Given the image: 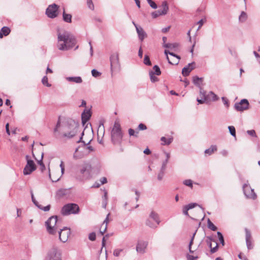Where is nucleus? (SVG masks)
I'll return each mask as SVG.
<instances>
[{
	"label": "nucleus",
	"instance_id": "f257e3e1",
	"mask_svg": "<svg viewBox=\"0 0 260 260\" xmlns=\"http://www.w3.org/2000/svg\"><path fill=\"white\" fill-rule=\"evenodd\" d=\"M79 128V124L75 120L69 118L61 123L59 117L53 132L56 137L61 134L62 137L71 139L76 136Z\"/></svg>",
	"mask_w": 260,
	"mask_h": 260
},
{
	"label": "nucleus",
	"instance_id": "f03ea898",
	"mask_svg": "<svg viewBox=\"0 0 260 260\" xmlns=\"http://www.w3.org/2000/svg\"><path fill=\"white\" fill-rule=\"evenodd\" d=\"M59 221L57 219V216L50 217L45 222L47 232L51 235H55L57 232L58 233L59 239L60 241L64 243L68 240L69 237L71 234L70 229L64 226L62 229H60Z\"/></svg>",
	"mask_w": 260,
	"mask_h": 260
},
{
	"label": "nucleus",
	"instance_id": "7ed1b4c3",
	"mask_svg": "<svg viewBox=\"0 0 260 260\" xmlns=\"http://www.w3.org/2000/svg\"><path fill=\"white\" fill-rule=\"evenodd\" d=\"M57 48L60 51H68L72 49L76 44L75 37L70 32L57 30Z\"/></svg>",
	"mask_w": 260,
	"mask_h": 260
},
{
	"label": "nucleus",
	"instance_id": "20e7f679",
	"mask_svg": "<svg viewBox=\"0 0 260 260\" xmlns=\"http://www.w3.org/2000/svg\"><path fill=\"white\" fill-rule=\"evenodd\" d=\"M111 138L114 143L120 142L122 138V134L120 126L118 123H115L111 131Z\"/></svg>",
	"mask_w": 260,
	"mask_h": 260
},
{
	"label": "nucleus",
	"instance_id": "39448f33",
	"mask_svg": "<svg viewBox=\"0 0 260 260\" xmlns=\"http://www.w3.org/2000/svg\"><path fill=\"white\" fill-rule=\"evenodd\" d=\"M79 212V207L76 204H68L64 205L61 209V213L63 215H68L71 214H77Z\"/></svg>",
	"mask_w": 260,
	"mask_h": 260
},
{
	"label": "nucleus",
	"instance_id": "423d86ee",
	"mask_svg": "<svg viewBox=\"0 0 260 260\" xmlns=\"http://www.w3.org/2000/svg\"><path fill=\"white\" fill-rule=\"evenodd\" d=\"M111 64V71L112 72H117L120 70V64L119 60L118 53L112 54L110 58Z\"/></svg>",
	"mask_w": 260,
	"mask_h": 260
},
{
	"label": "nucleus",
	"instance_id": "0eeeda50",
	"mask_svg": "<svg viewBox=\"0 0 260 260\" xmlns=\"http://www.w3.org/2000/svg\"><path fill=\"white\" fill-rule=\"evenodd\" d=\"M45 260H61V253L56 247H53L50 249Z\"/></svg>",
	"mask_w": 260,
	"mask_h": 260
},
{
	"label": "nucleus",
	"instance_id": "6e6552de",
	"mask_svg": "<svg viewBox=\"0 0 260 260\" xmlns=\"http://www.w3.org/2000/svg\"><path fill=\"white\" fill-rule=\"evenodd\" d=\"M164 53L167 56V59L169 63L171 64H178L180 59V57L179 55L175 54L173 52H170L168 50H165Z\"/></svg>",
	"mask_w": 260,
	"mask_h": 260
},
{
	"label": "nucleus",
	"instance_id": "1a4fd4ad",
	"mask_svg": "<svg viewBox=\"0 0 260 260\" xmlns=\"http://www.w3.org/2000/svg\"><path fill=\"white\" fill-rule=\"evenodd\" d=\"M160 7L163 8L162 10H158L153 12L151 13V16L153 18H156L159 16L166 15L169 11V6L166 1H163L161 3Z\"/></svg>",
	"mask_w": 260,
	"mask_h": 260
},
{
	"label": "nucleus",
	"instance_id": "9d476101",
	"mask_svg": "<svg viewBox=\"0 0 260 260\" xmlns=\"http://www.w3.org/2000/svg\"><path fill=\"white\" fill-rule=\"evenodd\" d=\"M58 7L55 4L49 5L46 9V14L48 17L54 18L57 16Z\"/></svg>",
	"mask_w": 260,
	"mask_h": 260
},
{
	"label": "nucleus",
	"instance_id": "9b49d317",
	"mask_svg": "<svg viewBox=\"0 0 260 260\" xmlns=\"http://www.w3.org/2000/svg\"><path fill=\"white\" fill-rule=\"evenodd\" d=\"M249 103L247 100L243 99L239 103L235 104V108L238 111L242 112L249 108Z\"/></svg>",
	"mask_w": 260,
	"mask_h": 260
},
{
	"label": "nucleus",
	"instance_id": "f8f14e48",
	"mask_svg": "<svg viewBox=\"0 0 260 260\" xmlns=\"http://www.w3.org/2000/svg\"><path fill=\"white\" fill-rule=\"evenodd\" d=\"M243 190L247 198L252 199H255L256 198V194L255 193L254 189L251 188L249 185L244 184L243 186Z\"/></svg>",
	"mask_w": 260,
	"mask_h": 260
},
{
	"label": "nucleus",
	"instance_id": "ddd939ff",
	"mask_svg": "<svg viewBox=\"0 0 260 260\" xmlns=\"http://www.w3.org/2000/svg\"><path fill=\"white\" fill-rule=\"evenodd\" d=\"M36 169V166L32 160H28L23 173L24 175H29Z\"/></svg>",
	"mask_w": 260,
	"mask_h": 260
},
{
	"label": "nucleus",
	"instance_id": "4468645a",
	"mask_svg": "<svg viewBox=\"0 0 260 260\" xmlns=\"http://www.w3.org/2000/svg\"><path fill=\"white\" fill-rule=\"evenodd\" d=\"M148 246V242L144 241H139L136 246L137 252L143 254L145 252L146 249Z\"/></svg>",
	"mask_w": 260,
	"mask_h": 260
},
{
	"label": "nucleus",
	"instance_id": "2eb2a0df",
	"mask_svg": "<svg viewBox=\"0 0 260 260\" xmlns=\"http://www.w3.org/2000/svg\"><path fill=\"white\" fill-rule=\"evenodd\" d=\"M195 62H192L191 63H188L187 66L184 67L182 69V74L183 76H187L189 75L190 73L195 68Z\"/></svg>",
	"mask_w": 260,
	"mask_h": 260
},
{
	"label": "nucleus",
	"instance_id": "dca6fc26",
	"mask_svg": "<svg viewBox=\"0 0 260 260\" xmlns=\"http://www.w3.org/2000/svg\"><path fill=\"white\" fill-rule=\"evenodd\" d=\"M91 116V113L90 110L85 109L81 114L82 121L83 124L89 120Z\"/></svg>",
	"mask_w": 260,
	"mask_h": 260
},
{
	"label": "nucleus",
	"instance_id": "f3484780",
	"mask_svg": "<svg viewBox=\"0 0 260 260\" xmlns=\"http://www.w3.org/2000/svg\"><path fill=\"white\" fill-rule=\"evenodd\" d=\"M197 206H198V205L197 203H190L188 205L184 206L182 208L183 214L185 215L189 216L188 211Z\"/></svg>",
	"mask_w": 260,
	"mask_h": 260
},
{
	"label": "nucleus",
	"instance_id": "a211bd4d",
	"mask_svg": "<svg viewBox=\"0 0 260 260\" xmlns=\"http://www.w3.org/2000/svg\"><path fill=\"white\" fill-rule=\"evenodd\" d=\"M136 31L138 34L139 39L141 41H143L145 38L147 36L146 33L141 26H136Z\"/></svg>",
	"mask_w": 260,
	"mask_h": 260
},
{
	"label": "nucleus",
	"instance_id": "6ab92c4d",
	"mask_svg": "<svg viewBox=\"0 0 260 260\" xmlns=\"http://www.w3.org/2000/svg\"><path fill=\"white\" fill-rule=\"evenodd\" d=\"M192 82L193 84L198 86L199 88L202 87V85L203 82V78H199L198 76H193L192 77Z\"/></svg>",
	"mask_w": 260,
	"mask_h": 260
},
{
	"label": "nucleus",
	"instance_id": "aec40b11",
	"mask_svg": "<svg viewBox=\"0 0 260 260\" xmlns=\"http://www.w3.org/2000/svg\"><path fill=\"white\" fill-rule=\"evenodd\" d=\"M163 46L165 48L170 49L172 51H176L179 47V44L177 43H167L163 44Z\"/></svg>",
	"mask_w": 260,
	"mask_h": 260
},
{
	"label": "nucleus",
	"instance_id": "412c9836",
	"mask_svg": "<svg viewBox=\"0 0 260 260\" xmlns=\"http://www.w3.org/2000/svg\"><path fill=\"white\" fill-rule=\"evenodd\" d=\"M149 217L152 219L154 221H155L157 224H159L160 222L159 220V217L158 214L155 212L152 211L151 212Z\"/></svg>",
	"mask_w": 260,
	"mask_h": 260
},
{
	"label": "nucleus",
	"instance_id": "4be33fe9",
	"mask_svg": "<svg viewBox=\"0 0 260 260\" xmlns=\"http://www.w3.org/2000/svg\"><path fill=\"white\" fill-rule=\"evenodd\" d=\"M10 29L8 27H3L0 30V38H2L4 36H8L10 34Z\"/></svg>",
	"mask_w": 260,
	"mask_h": 260
},
{
	"label": "nucleus",
	"instance_id": "5701e85b",
	"mask_svg": "<svg viewBox=\"0 0 260 260\" xmlns=\"http://www.w3.org/2000/svg\"><path fill=\"white\" fill-rule=\"evenodd\" d=\"M173 137H170L169 138H167L165 137H162L160 138V140L161 141L162 145H169L173 141Z\"/></svg>",
	"mask_w": 260,
	"mask_h": 260
},
{
	"label": "nucleus",
	"instance_id": "b1692460",
	"mask_svg": "<svg viewBox=\"0 0 260 260\" xmlns=\"http://www.w3.org/2000/svg\"><path fill=\"white\" fill-rule=\"evenodd\" d=\"M66 80L69 82L76 83H81L82 82V79L80 77H66Z\"/></svg>",
	"mask_w": 260,
	"mask_h": 260
},
{
	"label": "nucleus",
	"instance_id": "393cba45",
	"mask_svg": "<svg viewBox=\"0 0 260 260\" xmlns=\"http://www.w3.org/2000/svg\"><path fill=\"white\" fill-rule=\"evenodd\" d=\"M109 215H110V214H108L107 215V217L104 221L102 225V227L100 229V233H101L102 235H104V234L105 233V232L106 231L107 227V224L108 222V217H109Z\"/></svg>",
	"mask_w": 260,
	"mask_h": 260
},
{
	"label": "nucleus",
	"instance_id": "a878e982",
	"mask_svg": "<svg viewBox=\"0 0 260 260\" xmlns=\"http://www.w3.org/2000/svg\"><path fill=\"white\" fill-rule=\"evenodd\" d=\"M218 100V97L213 92L210 91L207 94V100H212V101H216Z\"/></svg>",
	"mask_w": 260,
	"mask_h": 260
},
{
	"label": "nucleus",
	"instance_id": "bb28decb",
	"mask_svg": "<svg viewBox=\"0 0 260 260\" xmlns=\"http://www.w3.org/2000/svg\"><path fill=\"white\" fill-rule=\"evenodd\" d=\"M63 20L68 23H71L72 22V15L66 13L64 10L63 12Z\"/></svg>",
	"mask_w": 260,
	"mask_h": 260
},
{
	"label": "nucleus",
	"instance_id": "cd10ccee",
	"mask_svg": "<svg viewBox=\"0 0 260 260\" xmlns=\"http://www.w3.org/2000/svg\"><path fill=\"white\" fill-rule=\"evenodd\" d=\"M217 150V147L216 145H212L211 147L206 149L205 151V153L206 154H208V155L212 154L214 151Z\"/></svg>",
	"mask_w": 260,
	"mask_h": 260
},
{
	"label": "nucleus",
	"instance_id": "c85d7f7f",
	"mask_svg": "<svg viewBox=\"0 0 260 260\" xmlns=\"http://www.w3.org/2000/svg\"><path fill=\"white\" fill-rule=\"evenodd\" d=\"M82 137H80V140L78 141V143L79 142H83L84 143V145L85 147H86V149L88 150V152H91L93 151V148L91 146H86V145H88L89 143L90 142L91 140H90L87 143H86L84 141H82Z\"/></svg>",
	"mask_w": 260,
	"mask_h": 260
},
{
	"label": "nucleus",
	"instance_id": "c756f323",
	"mask_svg": "<svg viewBox=\"0 0 260 260\" xmlns=\"http://www.w3.org/2000/svg\"><path fill=\"white\" fill-rule=\"evenodd\" d=\"M247 19V14L244 12L242 11L239 17V20L240 22H244Z\"/></svg>",
	"mask_w": 260,
	"mask_h": 260
},
{
	"label": "nucleus",
	"instance_id": "7c9ffc66",
	"mask_svg": "<svg viewBox=\"0 0 260 260\" xmlns=\"http://www.w3.org/2000/svg\"><path fill=\"white\" fill-rule=\"evenodd\" d=\"M105 132V127L103 123H101L98 129V136H99L100 134L103 136Z\"/></svg>",
	"mask_w": 260,
	"mask_h": 260
},
{
	"label": "nucleus",
	"instance_id": "2f4dec72",
	"mask_svg": "<svg viewBox=\"0 0 260 260\" xmlns=\"http://www.w3.org/2000/svg\"><path fill=\"white\" fill-rule=\"evenodd\" d=\"M43 156H44V153L42 152L41 159H40V160H38V164L40 165V169L42 172H43L45 169V166L43 162Z\"/></svg>",
	"mask_w": 260,
	"mask_h": 260
},
{
	"label": "nucleus",
	"instance_id": "473e14b6",
	"mask_svg": "<svg viewBox=\"0 0 260 260\" xmlns=\"http://www.w3.org/2000/svg\"><path fill=\"white\" fill-rule=\"evenodd\" d=\"M208 228L213 231H215L217 230V227L208 219L207 221Z\"/></svg>",
	"mask_w": 260,
	"mask_h": 260
},
{
	"label": "nucleus",
	"instance_id": "72a5a7b5",
	"mask_svg": "<svg viewBox=\"0 0 260 260\" xmlns=\"http://www.w3.org/2000/svg\"><path fill=\"white\" fill-rule=\"evenodd\" d=\"M139 132L136 131H135L134 129L132 128L128 129V134L130 136H134L135 137H138Z\"/></svg>",
	"mask_w": 260,
	"mask_h": 260
},
{
	"label": "nucleus",
	"instance_id": "f704fd0d",
	"mask_svg": "<svg viewBox=\"0 0 260 260\" xmlns=\"http://www.w3.org/2000/svg\"><path fill=\"white\" fill-rule=\"evenodd\" d=\"M155 74H153V71H150L149 72V76L150 78V80L152 82H155L158 81V78L156 77L155 75Z\"/></svg>",
	"mask_w": 260,
	"mask_h": 260
},
{
	"label": "nucleus",
	"instance_id": "c9c22d12",
	"mask_svg": "<svg viewBox=\"0 0 260 260\" xmlns=\"http://www.w3.org/2000/svg\"><path fill=\"white\" fill-rule=\"evenodd\" d=\"M153 69L154 70V71H153L154 74H155L156 75H157V76L160 75L161 74L160 70L158 66L155 65L153 67Z\"/></svg>",
	"mask_w": 260,
	"mask_h": 260
},
{
	"label": "nucleus",
	"instance_id": "e433bc0d",
	"mask_svg": "<svg viewBox=\"0 0 260 260\" xmlns=\"http://www.w3.org/2000/svg\"><path fill=\"white\" fill-rule=\"evenodd\" d=\"M199 89L200 98L207 99V94H206V91L203 89V88L202 87H200Z\"/></svg>",
	"mask_w": 260,
	"mask_h": 260
},
{
	"label": "nucleus",
	"instance_id": "4c0bfd02",
	"mask_svg": "<svg viewBox=\"0 0 260 260\" xmlns=\"http://www.w3.org/2000/svg\"><path fill=\"white\" fill-rule=\"evenodd\" d=\"M144 63L147 66H151V62L150 60L149 57L147 55L144 56Z\"/></svg>",
	"mask_w": 260,
	"mask_h": 260
},
{
	"label": "nucleus",
	"instance_id": "58836bf2",
	"mask_svg": "<svg viewBox=\"0 0 260 260\" xmlns=\"http://www.w3.org/2000/svg\"><path fill=\"white\" fill-rule=\"evenodd\" d=\"M231 135L233 137H236V129L234 126H229L228 127Z\"/></svg>",
	"mask_w": 260,
	"mask_h": 260
},
{
	"label": "nucleus",
	"instance_id": "ea45409f",
	"mask_svg": "<svg viewBox=\"0 0 260 260\" xmlns=\"http://www.w3.org/2000/svg\"><path fill=\"white\" fill-rule=\"evenodd\" d=\"M183 184L186 186L192 188V181L190 179H186L183 181Z\"/></svg>",
	"mask_w": 260,
	"mask_h": 260
},
{
	"label": "nucleus",
	"instance_id": "a19ab883",
	"mask_svg": "<svg viewBox=\"0 0 260 260\" xmlns=\"http://www.w3.org/2000/svg\"><path fill=\"white\" fill-rule=\"evenodd\" d=\"M196 234V232H195L193 235H192V236L191 238V240H190V241L189 242V251L190 253H193V251L191 250V246L192 245V244H193V239H194V236H195V235Z\"/></svg>",
	"mask_w": 260,
	"mask_h": 260
},
{
	"label": "nucleus",
	"instance_id": "79ce46f5",
	"mask_svg": "<svg viewBox=\"0 0 260 260\" xmlns=\"http://www.w3.org/2000/svg\"><path fill=\"white\" fill-rule=\"evenodd\" d=\"M42 83L47 86V87H50L51 86V84L48 83V78L46 76H44L43 78H42Z\"/></svg>",
	"mask_w": 260,
	"mask_h": 260
},
{
	"label": "nucleus",
	"instance_id": "37998d69",
	"mask_svg": "<svg viewBox=\"0 0 260 260\" xmlns=\"http://www.w3.org/2000/svg\"><path fill=\"white\" fill-rule=\"evenodd\" d=\"M87 166L84 165L81 167L79 170L77 172V173L80 174L81 175H83L85 172L86 171Z\"/></svg>",
	"mask_w": 260,
	"mask_h": 260
},
{
	"label": "nucleus",
	"instance_id": "c03bdc74",
	"mask_svg": "<svg viewBox=\"0 0 260 260\" xmlns=\"http://www.w3.org/2000/svg\"><path fill=\"white\" fill-rule=\"evenodd\" d=\"M165 170H162L160 169V172H159L157 175V179L159 181H161L162 180L165 174Z\"/></svg>",
	"mask_w": 260,
	"mask_h": 260
},
{
	"label": "nucleus",
	"instance_id": "a18cd8bd",
	"mask_svg": "<svg viewBox=\"0 0 260 260\" xmlns=\"http://www.w3.org/2000/svg\"><path fill=\"white\" fill-rule=\"evenodd\" d=\"M147 2L152 8L155 9L157 8V5L153 1L148 0Z\"/></svg>",
	"mask_w": 260,
	"mask_h": 260
},
{
	"label": "nucleus",
	"instance_id": "49530a36",
	"mask_svg": "<svg viewBox=\"0 0 260 260\" xmlns=\"http://www.w3.org/2000/svg\"><path fill=\"white\" fill-rule=\"evenodd\" d=\"M87 5L89 9L91 10H94V5L92 0H87Z\"/></svg>",
	"mask_w": 260,
	"mask_h": 260
},
{
	"label": "nucleus",
	"instance_id": "de8ad7c7",
	"mask_svg": "<svg viewBox=\"0 0 260 260\" xmlns=\"http://www.w3.org/2000/svg\"><path fill=\"white\" fill-rule=\"evenodd\" d=\"M91 74L92 76L94 77H98L101 75V73L95 69H93L91 71Z\"/></svg>",
	"mask_w": 260,
	"mask_h": 260
},
{
	"label": "nucleus",
	"instance_id": "09e8293b",
	"mask_svg": "<svg viewBox=\"0 0 260 260\" xmlns=\"http://www.w3.org/2000/svg\"><path fill=\"white\" fill-rule=\"evenodd\" d=\"M212 241H213L215 243L216 242L212 238L210 237H207V243L209 246V247L211 248H212V243L211 242Z\"/></svg>",
	"mask_w": 260,
	"mask_h": 260
},
{
	"label": "nucleus",
	"instance_id": "8fccbe9b",
	"mask_svg": "<svg viewBox=\"0 0 260 260\" xmlns=\"http://www.w3.org/2000/svg\"><path fill=\"white\" fill-rule=\"evenodd\" d=\"M38 207L39 209H42V210H43L44 211H49L50 210V205H48V206H46L45 207H43L41 205H39Z\"/></svg>",
	"mask_w": 260,
	"mask_h": 260
},
{
	"label": "nucleus",
	"instance_id": "3c124183",
	"mask_svg": "<svg viewBox=\"0 0 260 260\" xmlns=\"http://www.w3.org/2000/svg\"><path fill=\"white\" fill-rule=\"evenodd\" d=\"M30 193H31V200H32V202L34 203V204L36 206H39V203L36 200L35 197H34V193L32 192V191L31 190L30 191Z\"/></svg>",
	"mask_w": 260,
	"mask_h": 260
},
{
	"label": "nucleus",
	"instance_id": "603ef678",
	"mask_svg": "<svg viewBox=\"0 0 260 260\" xmlns=\"http://www.w3.org/2000/svg\"><path fill=\"white\" fill-rule=\"evenodd\" d=\"M246 242L247 248L248 249H251L253 248V246L251 240H247Z\"/></svg>",
	"mask_w": 260,
	"mask_h": 260
},
{
	"label": "nucleus",
	"instance_id": "864d4df0",
	"mask_svg": "<svg viewBox=\"0 0 260 260\" xmlns=\"http://www.w3.org/2000/svg\"><path fill=\"white\" fill-rule=\"evenodd\" d=\"M88 238L91 241H94L96 239V235L94 233H90L88 236Z\"/></svg>",
	"mask_w": 260,
	"mask_h": 260
},
{
	"label": "nucleus",
	"instance_id": "5fc2aeb1",
	"mask_svg": "<svg viewBox=\"0 0 260 260\" xmlns=\"http://www.w3.org/2000/svg\"><path fill=\"white\" fill-rule=\"evenodd\" d=\"M122 251V249H117L114 250L113 252V254L115 256H119L120 253Z\"/></svg>",
	"mask_w": 260,
	"mask_h": 260
},
{
	"label": "nucleus",
	"instance_id": "6e6d98bb",
	"mask_svg": "<svg viewBox=\"0 0 260 260\" xmlns=\"http://www.w3.org/2000/svg\"><path fill=\"white\" fill-rule=\"evenodd\" d=\"M247 133L250 135V136H251L252 137H256V133H255V132L254 130L253 129H251V130H248L247 131Z\"/></svg>",
	"mask_w": 260,
	"mask_h": 260
},
{
	"label": "nucleus",
	"instance_id": "4d7b16f0",
	"mask_svg": "<svg viewBox=\"0 0 260 260\" xmlns=\"http://www.w3.org/2000/svg\"><path fill=\"white\" fill-rule=\"evenodd\" d=\"M246 232V240H251V233L247 229H245Z\"/></svg>",
	"mask_w": 260,
	"mask_h": 260
},
{
	"label": "nucleus",
	"instance_id": "13d9d810",
	"mask_svg": "<svg viewBox=\"0 0 260 260\" xmlns=\"http://www.w3.org/2000/svg\"><path fill=\"white\" fill-rule=\"evenodd\" d=\"M138 129L139 130H145L147 129V127L146 126L143 124V123H140L139 124V125H138Z\"/></svg>",
	"mask_w": 260,
	"mask_h": 260
},
{
	"label": "nucleus",
	"instance_id": "bf43d9fd",
	"mask_svg": "<svg viewBox=\"0 0 260 260\" xmlns=\"http://www.w3.org/2000/svg\"><path fill=\"white\" fill-rule=\"evenodd\" d=\"M197 102L201 104H202L205 102V101H207V99L206 98H197Z\"/></svg>",
	"mask_w": 260,
	"mask_h": 260
},
{
	"label": "nucleus",
	"instance_id": "052dcab7",
	"mask_svg": "<svg viewBox=\"0 0 260 260\" xmlns=\"http://www.w3.org/2000/svg\"><path fill=\"white\" fill-rule=\"evenodd\" d=\"M218 249V244L215 242V246L214 247L211 248V252L213 253L217 251Z\"/></svg>",
	"mask_w": 260,
	"mask_h": 260
},
{
	"label": "nucleus",
	"instance_id": "680f3d73",
	"mask_svg": "<svg viewBox=\"0 0 260 260\" xmlns=\"http://www.w3.org/2000/svg\"><path fill=\"white\" fill-rule=\"evenodd\" d=\"M168 162V160H166V159L164 161H163L162 164V166L161 168V170H165Z\"/></svg>",
	"mask_w": 260,
	"mask_h": 260
},
{
	"label": "nucleus",
	"instance_id": "e2e57ef3",
	"mask_svg": "<svg viewBox=\"0 0 260 260\" xmlns=\"http://www.w3.org/2000/svg\"><path fill=\"white\" fill-rule=\"evenodd\" d=\"M146 225H148V226H149V227L152 228H155V227H156V226H154V225H153V224L152 223H151V222H150V221L149 220H148V219L146 220Z\"/></svg>",
	"mask_w": 260,
	"mask_h": 260
},
{
	"label": "nucleus",
	"instance_id": "0e129e2a",
	"mask_svg": "<svg viewBox=\"0 0 260 260\" xmlns=\"http://www.w3.org/2000/svg\"><path fill=\"white\" fill-rule=\"evenodd\" d=\"M100 183L102 185L107 183V180L106 177H102L99 180Z\"/></svg>",
	"mask_w": 260,
	"mask_h": 260
},
{
	"label": "nucleus",
	"instance_id": "69168bd1",
	"mask_svg": "<svg viewBox=\"0 0 260 260\" xmlns=\"http://www.w3.org/2000/svg\"><path fill=\"white\" fill-rule=\"evenodd\" d=\"M198 24L199 25V27H198V30H199L201 27L203 26V24H204V20L203 19H201L200 20H199L198 22Z\"/></svg>",
	"mask_w": 260,
	"mask_h": 260
},
{
	"label": "nucleus",
	"instance_id": "338daca9",
	"mask_svg": "<svg viewBox=\"0 0 260 260\" xmlns=\"http://www.w3.org/2000/svg\"><path fill=\"white\" fill-rule=\"evenodd\" d=\"M221 99L223 102L224 105H225L226 107H228L229 106L228 100L226 99V98H225L224 97H222Z\"/></svg>",
	"mask_w": 260,
	"mask_h": 260
},
{
	"label": "nucleus",
	"instance_id": "774afa93",
	"mask_svg": "<svg viewBox=\"0 0 260 260\" xmlns=\"http://www.w3.org/2000/svg\"><path fill=\"white\" fill-rule=\"evenodd\" d=\"M238 257L242 260H248V258L245 256H243L242 253L238 255Z\"/></svg>",
	"mask_w": 260,
	"mask_h": 260
}]
</instances>
